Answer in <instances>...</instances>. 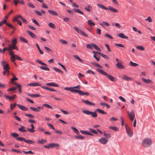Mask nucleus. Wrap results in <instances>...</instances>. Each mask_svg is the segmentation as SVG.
<instances>
[{
	"mask_svg": "<svg viewBox=\"0 0 155 155\" xmlns=\"http://www.w3.org/2000/svg\"><path fill=\"white\" fill-rule=\"evenodd\" d=\"M25 142L26 143L29 144H33L34 143H35V142L33 140H26L25 141Z\"/></svg>",
	"mask_w": 155,
	"mask_h": 155,
	"instance_id": "79ce46f5",
	"label": "nucleus"
},
{
	"mask_svg": "<svg viewBox=\"0 0 155 155\" xmlns=\"http://www.w3.org/2000/svg\"><path fill=\"white\" fill-rule=\"evenodd\" d=\"M16 59L18 60L22 61V59L20 58L19 57L18 55H15L14 56V61H12V62H14V61H15V59Z\"/></svg>",
	"mask_w": 155,
	"mask_h": 155,
	"instance_id": "c9c22d12",
	"label": "nucleus"
},
{
	"mask_svg": "<svg viewBox=\"0 0 155 155\" xmlns=\"http://www.w3.org/2000/svg\"><path fill=\"white\" fill-rule=\"evenodd\" d=\"M87 22L89 25L91 26H93L95 25V24L93 23L92 22V21L91 20H88Z\"/></svg>",
	"mask_w": 155,
	"mask_h": 155,
	"instance_id": "473e14b6",
	"label": "nucleus"
},
{
	"mask_svg": "<svg viewBox=\"0 0 155 155\" xmlns=\"http://www.w3.org/2000/svg\"><path fill=\"white\" fill-rule=\"evenodd\" d=\"M30 126L31 127V128H28L27 130L29 132L32 133L35 132V130H34L35 128L33 124H31L30 125Z\"/></svg>",
	"mask_w": 155,
	"mask_h": 155,
	"instance_id": "6ab92c4d",
	"label": "nucleus"
},
{
	"mask_svg": "<svg viewBox=\"0 0 155 155\" xmlns=\"http://www.w3.org/2000/svg\"><path fill=\"white\" fill-rule=\"evenodd\" d=\"M142 80L146 83H151L153 84V82L150 79H146L143 78H142Z\"/></svg>",
	"mask_w": 155,
	"mask_h": 155,
	"instance_id": "a211bd4d",
	"label": "nucleus"
},
{
	"mask_svg": "<svg viewBox=\"0 0 155 155\" xmlns=\"http://www.w3.org/2000/svg\"><path fill=\"white\" fill-rule=\"evenodd\" d=\"M46 84L47 85L49 86H52L56 87H58V84L53 82L46 83Z\"/></svg>",
	"mask_w": 155,
	"mask_h": 155,
	"instance_id": "f8f14e48",
	"label": "nucleus"
},
{
	"mask_svg": "<svg viewBox=\"0 0 155 155\" xmlns=\"http://www.w3.org/2000/svg\"><path fill=\"white\" fill-rule=\"evenodd\" d=\"M25 127L24 126L22 125L21 126V128L18 129V130L22 132H25L26 131V130L25 129Z\"/></svg>",
	"mask_w": 155,
	"mask_h": 155,
	"instance_id": "bb28decb",
	"label": "nucleus"
},
{
	"mask_svg": "<svg viewBox=\"0 0 155 155\" xmlns=\"http://www.w3.org/2000/svg\"><path fill=\"white\" fill-rule=\"evenodd\" d=\"M48 25L50 27L53 29H55L56 28L55 25L52 23H49L48 24Z\"/></svg>",
	"mask_w": 155,
	"mask_h": 155,
	"instance_id": "49530a36",
	"label": "nucleus"
},
{
	"mask_svg": "<svg viewBox=\"0 0 155 155\" xmlns=\"http://www.w3.org/2000/svg\"><path fill=\"white\" fill-rule=\"evenodd\" d=\"M74 28L77 31V32L78 33L84 36V37H88V35L87 34H86L83 31H82L79 28H78L76 27H74Z\"/></svg>",
	"mask_w": 155,
	"mask_h": 155,
	"instance_id": "20e7f679",
	"label": "nucleus"
},
{
	"mask_svg": "<svg viewBox=\"0 0 155 155\" xmlns=\"http://www.w3.org/2000/svg\"><path fill=\"white\" fill-rule=\"evenodd\" d=\"M100 25L102 27H104V25H105L107 26H109L110 25L106 21H103L102 23H100Z\"/></svg>",
	"mask_w": 155,
	"mask_h": 155,
	"instance_id": "c85d7f7f",
	"label": "nucleus"
},
{
	"mask_svg": "<svg viewBox=\"0 0 155 155\" xmlns=\"http://www.w3.org/2000/svg\"><path fill=\"white\" fill-rule=\"evenodd\" d=\"M92 8L91 6L90 5H87V7L85 6L84 7V9L87 11L90 12H91V10L90 9Z\"/></svg>",
	"mask_w": 155,
	"mask_h": 155,
	"instance_id": "7c9ffc66",
	"label": "nucleus"
},
{
	"mask_svg": "<svg viewBox=\"0 0 155 155\" xmlns=\"http://www.w3.org/2000/svg\"><path fill=\"white\" fill-rule=\"evenodd\" d=\"M82 101L84 103L86 104L90 105H92V106H94L95 105V104L94 103H92L90 101H89L88 100H83Z\"/></svg>",
	"mask_w": 155,
	"mask_h": 155,
	"instance_id": "4468645a",
	"label": "nucleus"
},
{
	"mask_svg": "<svg viewBox=\"0 0 155 155\" xmlns=\"http://www.w3.org/2000/svg\"><path fill=\"white\" fill-rule=\"evenodd\" d=\"M122 79L126 81H130L132 80V78L129 77L126 75H124L122 77Z\"/></svg>",
	"mask_w": 155,
	"mask_h": 155,
	"instance_id": "9b49d317",
	"label": "nucleus"
},
{
	"mask_svg": "<svg viewBox=\"0 0 155 155\" xmlns=\"http://www.w3.org/2000/svg\"><path fill=\"white\" fill-rule=\"evenodd\" d=\"M3 67V69L4 70H7V69L9 68V65L8 64H6V65Z\"/></svg>",
	"mask_w": 155,
	"mask_h": 155,
	"instance_id": "5fc2aeb1",
	"label": "nucleus"
},
{
	"mask_svg": "<svg viewBox=\"0 0 155 155\" xmlns=\"http://www.w3.org/2000/svg\"><path fill=\"white\" fill-rule=\"evenodd\" d=\"M108 141V139L104 137L102 138L99 139V142L100 143L103 144H105Z\"/></svg>",
	"mask_w": 155,
	"mask_h": 155,
	"instance_id": "6e6552de",
	"label": "nucleus"
},
{
	"mask_svg": "<svg viewBox=\"0 0 155 155\" xmlns=\"http://www.w3.org/2000/svg\"><path fill=\"white\" fill-rule=\"evenodd\" d=\"M96 111L102 114H107V113L104 110L99 109H96Z\"/></svg>",
	"mask_w": 155,
	"mask_h": 155,
	"instance_id": "e433bc0d",
	"label": "nucleus"
},
{
	"mask_svg": "<svg viewBox=\"0 0 155 155\" xmlns=\"http://www.w3.org/2000/svg\"><path fill=\"white\" fill-rule=\"evenodd\" d=\"M59 146V144L57 143H52L49 144L47 145H45L44 147L48 149H49L51 148H53L56 147H58Z\"/></svg>",
	"mask_w": 155,
	"mask_h": 155,
	"instance_id": "7ed1b4c3",
	"label": "nucleus"
},
{
	"mask_svg": "<svg viewBox=\"0 0 155 155\" xmlns=\"http://www.w3.org/2000/svg\"><path fill=\"white\" fill-rule=\"evenodd\" d=\"M12 45H15L17 43V39L16 38H15L14 39H12Z\"/></svg>",
	"mask_w": 155,
	"mask_h": 155,
	"instance_id": "338daca9",
	"label": "nucleus"
},
{
	"mask_svg": "<svg viewBox=\"0 0 155 155\" xmlns=\"http://www.w3.org/2000/svg\"><path fill=\"white\" fill-rule=\"evenodd\" d=\"M36 61L37 62H38V64L43 65H45V66H47V65L46 64L42 62L41 61L39 60H36Z\"/></svg>",
	"mask_w": 155,
	"mask_h": 155,
	"instance_id": "4c0bfd02",
	"label": "nucleus"
},
{
	"mask_svg": "<svg viewBox=\"0 0 155 155\" xmlns=\"http://www.w3.org/2000/svg\"><path fill=\"white\" fill-rule=\"evenodd\" d=\"M48 12L50 14H51L53 15H55V16H57L58 15L57 13L56 12H55L54 11H52L51 10H48Z\"/></svg>",
	"mask_w": 155,
	"mask_h": 155,
	"instance_id": "c756f323",
	"label": "nucleus"
},
{
	"mask_svg": "<svg viewBox=\"0 0 155 155\" xmlns=\"http://www.w3.org/2000/svg\"><path fill=\"white\" fill-rule=\"evenodd\" d=\"M28 33L33 38H36V36L32 32L28 30L27 31Z\"/></svg>",
	"mask_w": 155,
	"mask_h": 155,
	"instance_id": "412c9836",
	"label": "nucleus"
},
{
	"mask_svg": "<svg viewBox=\"0 0 155 155\" xmlns=\"http://www.w3.org/2000/svg\"><path fill=\"white\" fill-rule=\"evenodd\" d=\"M40 68L42 69L43 70H45V71H50L49 68H48L46 67H44L42 66H41L40 67Z\"/></svg>",
	"mask_w": 155,
	"mask_h": 155,
	"instance_id": "a19ab883",
	"label": "nucleus"
},
{
	"mask_svg": "<svg viewBox=\"0 0 155 155\" xmlns=\"http://www.w3.org/2000/svg\"><path fill=\"white\" fill-rule=\"evenodd\" d=\"M63 114H66V115H68V114H69V113L68 112V111H66L65 110H62V109H59Z\"/></svg>",
	"mask_w": 155,
	"mask_h": 155,
	"instance_id": "0e129e2a",
	"label": "nucleus"
},
{
	"mask_svg": "<svg viewBox=\"0 0 155 155\" xmlns=\"http://www.w3.org/2000/svg\"><path fill=\"white\" fill-rule=\"evenodd\" d=\"M28 95L32 97H36L40 96V95L38 94H28Z\"/></svg>",
	"mask_w": 155,
	"mask_h": 155,
	"instance_id": "cd10ccee",
	"label": "nucleus"
},
{
	"mask_svg": "<svg viewBox=\"0 0 155 155\" xmlns=\"http://www.w3.org/2000/svg\"><path fill=\"white\" fill-rule=\"evenodd\" d=\"M92 45L93 47H94L96 50L99 51H101V49L95 44L92 43Z\"/></svg>",
	"mask_w": 155,
	"mask_h": 155,
	"instance_id": "72a5a7b5",
	"label": "nucleus"
},
{
	"mask_svg": "<svg viewBox=\"0 0 155 155\" xmlns=\"http://www.w3.org/2000/svg\"><path fill=\"white\" fill-rule=\"evenodd\" d=\"M116 66L118 68L120 69H124L125 68L124 66L121 63L119 62H118L116 64Z\"/></svg>",
	"mask_w": 155,
	"mask_h": 155,
	"instance_id": "9d476101",
	"label": "nucleus"
},
{
	"mask_svg": "<svg viewBox=\"0 0 155 155\" xmlns=\"http://www.w3.org/2000/svg\"><path fill=\"white\" fill-rule=\"evenodd\" d=\"M9 51L10 55L11 56L10 58L11 61H14V56L15 54H14L13 51H11V50Z\"/></svg>",
	"mask_w": 155,
	"mask_h": 155,
	"instance_id": "dca6fc26",
	"label": "nucleus"
},
{
	"mask_svg": "<svg viewBox=\"0 0 155 155\" xmlns=\"http://www.w3.org/2000/svg\"><path fill=\"white\" fill-rule=\"evenodd\" d=\"M25 116L32 118H34L35 117V116L30 114H25Z\"/></svg>",
	"mask_w": 155,
	"mask_h": 155,
	"instance_id": "6e6d98bb",
	"label": "nucleus"
},
{
	"mask_svg": "<svg viewBox=\"0 0 155 155\" xmlns=\"http://www.w3.org/2000/svg\"><path fill=\"white\" fill-rule=\"evenodd\" d=\"M15 84H16L15 85H16V86H17V87H18L19 88V91L20 93H21V85L20 84H18L17 83H16Z\"/></svg>",
	"mask_w": 155,
	"mask_h": 155,
	"instance_id": "680f3d73",
	"label": "nucleus"
},
{
	"mask_svg": "<svg viewBox=\"0 0 155 155\" xmlns=\"http://www.w3.org/2000/svg\"><path fill=\"white\" fill-rule=\"evenodd\" d=\"M96 70L101 74L106 76L108 78L112 81H115V78L111 75L107 74V73L103 70L99 69H97Z\"/></svg>",
	"mask_w": 155,
	"mask_h": 155,
	"instance_id": "f257e3e1",
	"label": "nucleus"
},
{
	"mask_svg": "<svg viewBox=\"0 0 155 155\" xmlns=\"http://www.w3.org/2000/svg\"><path fill=\"white\" fill-rule=\"evenodd\" d=\"M98 53L102 57L104 58L107 59L108 58V56L107 55L103 54V53L100 52H98Z\"/></svg>",
	"mask_w": 155,
	"mask_h": 155,
	"instance_id": "de8ad7c7",
	"label": "nucleus"
},
{
	"mask_svg": "<svg viewBox=\"0 0 155 155\" xmlns=\"http://www.w3.org/2000/svg\"><path fill=\"white\" fill-rule=\"evenodd\" d=\"M28 86L34 87L41 86V84L38 82L32 83L28 84Z\"/></svg>",
	"mask_w": 155,
	"mask_h": 155,
	"instance_id": "ddd939ff",
	"label": "nucleus"
},
{
	"mask_svg": "<svg viewBox=\"0 0 155 155\" xmlns=\"http://www.w3.org/2000/svg\"><path fill=\"white\" fill-rule=\"evenodd\" d=\"M75 137L77 139L83 140L84 139V137L81 135H76L75 136Z\"/></svg>",
	"mask_w": 155,
	"mask_h": 155,
	"instance_id": "3c124183",
	"label": "nucleus"
},
{
	"mask_svg": "<svg viewBox=\"0 0 155 155\" xmlns=\"http://www.w3.org/2000/svg\"><path fill=\"white\" fill-rule=\"evenodd\" d=\"M37 107V108H36L31 107L30 109L35 112H40V109L42 110L44 108L43 106H38Z\"/></svg>",
	"mask_w": 155,
	"mask_h": 155,
	"instance_id": "0eeeda50",
	"label": "nucleus"
},
{
	"mask_svg": "<svg viewBox=\"0 0 155 155\" xmlns=\"http://www.w3.org/2000/svg\"><path fill=\"white\" fill-rule=\"evenodd\" d=\"M142 145L143 147H148L151 146L152 142L151 139L149 138L144 139L142 141Z\"/></svg>",
	"mask_w": 155,
	"mask_h": 155,
	"instance_id": "f03ea898",
	"label": "nucleus"
},
{
	"mask_svg": "<svg viewBox=\"0 0 155 155\" xmlns=\"http://www.w3.org/2000/svg\"><path fill=\"white\" fill-rule=\"evenodd\" d=\"M104 135L107 138H109L111 137V134H106L105 132H104Z\"/></svg>",
	"mask_w": 155,
	"mask_h": 155,
	"instance_id": "8fccbe9b",
	"label": "nucleus"
},
{
	"mask_svg": "<svg viewBox=\"0 0 155 155\" xmlns=\"http://www.w3.org/2000/svg\"><path fill=\"white\" fill-rule=\"evenodd\" d=\"M78 93V94L81 96H83L84 95V92L83 91H82L80 90H75V93Z\"/></svg>",
	"mask_w": 155,
	"mask_h": 155,
	"instance_id": "393cba45",
	"label": "nucleus"
},
{
	"mask_svg": "<svg viewBox=\"0 0 155 155\" xmlns=\"http://www.w3.org/2000/svg\"><path fill=\"white\" fill-rule=\"evenodd\" d=\"M97 6L100 8L103 9H104L106 10H107L108 9V8L106 7H105L103 5L101 4H97Z\"/></svg>",
	"mask_w": 155,
	"mask_h": 155,
	"instance_id": "5701e85b",
	"label": "nucleus"
},
{
	"mask_svg": "<svg viewBox=\"0 0 155 155\" xmlns=\"http://www.w3.org/2000/svg\"><path fill=\"white\" fill-rule=\"evenodd\" d=\"M117 36L119 37H120V38H123V39H127L128 38L127 36L125 35L123 33H119L118 34Z\"/></svg>",
	"mask_w": 155,
	"mask_h": 155,
	"instance_id": "4be33fe9",
	"label": "nucleus"
},
{
	"mask_svg": "<svg viewBox=\"0 0 155 155\" xmlns=\"http://www.w3.org/2000/svg\"><path fill=\"white\" fill-rule=\"evenodd\" d=\"M130 65L131 66H134V67H136L138 65V64L136 63H134L132 61H131L130 62Z\"/></svg>",
	"mask_w": 155,
	"mask_h": 155,
	"instance_id": "09e8293b",
	"label": "nucleus"
},
{
	"mask_svg": "<svg viewBox=\"0 0 155 155\" xmlns=\"http://www.w3.org/2000/svg\"><path fill=\"white\" fill-rule=\"evenodd\" d=\"M8 45L9 46V47H8V51H10L12 49H15L17 50H18V48L15 45H11L10 44H9Z\"/></svg>",
	"mask_w": 155,
	"mask_h": 155,
	"instance_id": "1a4fd4ad",
	"label": "nucleus"
},
{
	"mask_svg": "<svg viewBox=\"0 0 155 155\" xmlns=\"http://www.w3.org/2000/svg\"><path fill=\"white\" fill-rule=\"evenodd\" d=\"M42 106H43V107L44 106V107H46L48 108H49V109H52V110L53 109V107L51 106V105H50L48 104H43Z\"/></svg>",
	"mask_w": 155,
	"mask_h": 155,
	"instance_id": "f704fd0d",
	"label": "nucleus"
},
{
	"mask_svg": "<svg viewBox=\"0 0 155 155\" xmlns=\"http://www.w3.org/2000/svg\"><path fill=\"white\" fill-rule=\"evenodd\" d=\"M11 135L15 138H17L19 136V134L15 133H12L11 134Z\"/></svg>",
	"mask_w": 155,
	"mask_h": 155,
	"instance_id": "052dcab7",
	"label": "nucleus"
},
{
	"mask_svg": "<svg viewBox=\"0 0 155 155\" xmlns=\"http://www.w3.org/2000/svg\"><path fill=\"white\" fill-rule=\"evenodd\" d=\"M82 112L83 113L87 115H90L91 114V111L88 110H83Z\"/></svg>",
	"mask_w": 155,
	"mask_h": 155,
	"instance_id": "ea45409f",
	"label": "nucleus"
},
{
	"mask_svg": "<svg viewBox=\"0 0 155 155\" xmlns=\"http://www.w3.org/2000/svg\"><path fill=\"white\" fill-rule=\"evenodd\" d=\"M38 142L42 144L44 143L45 142H47V140L45 139H41V140H38Z\"/></svg>",
	"mask_w": 155,
	"mask_h": 155,
	"instance_id": "69168bd1",
	"label": "nucleus"
},
{
	"mask_svg": "<svg viewBox=\"0 0 155 155\" xmlns=\"http://www.w3.org/2000/svg\"><path fill=\"white\" fill-rule=\"evenodd\" d=\"M16 140L20 141H24L25 142L26 139L24 137H19L16 138Z\"/></svg>",
	"mask_w": 155,
	"mask_h": 155,
	"instance_id": "58836bf2",
	"label": "nucleus"
},
{
	"mask_svg": "<svg viewBox=\"0 0 155 155\" xmlns=\"http://www.w3.org/2000/svg\"><path fill=\"white\" fill-rule=\"evenodd\" d=\"M17 106L21 110L26 111L28 110V108L27 107H26L23 106L19 104H17Z\"/></svg>",
	"mask_w": 155,
	"mask_h": 155,
	"instance_id": "2eb2a0df",
	"label": "nucleus"
},
{
	"mask_svg": "<svg viewBox=\"0 0 155 155\" xmlns=\"http://www.w3.org/2000/svg\"><path fill=\"white\" fill-rule=\"evenodd\" d=\"M53 69L55 71H56L57 72H58V73H60L62 72V71L61 70H60V69H59L56 67H54L53 68Z\"/></svg>",
	"mask_w": 155,
	"mask_h": 155,
	"instance_id": "864d4df0",
	"label": "nucleus"
},
{
	"mask_svg": "<svg viewBox=\"0 0 155 155\" xmlns=\"http://www.w3.org/2000/svg\"><path fill=\"white\" fill-rule=\"evenodd\" d=\"M65 90L69 91L72 93H75V90H73V87H65L64 88Z\"/></svg>",
	"mask_w": 155,
	"mask_h": 155,
	"instance_id": "f3484780",
	"label": "nucleus"
},
{
	"mask_svg": "<svg viewBox=\"0 0 155 155\" xmlns=\"http://www.w3.org/2000/svg\"><path fill=\"white\" fill-rule=\"evenodd\" d=\"M109 128L110 129H111L114 131H119V128L116 127L110 126L109 127Z\"/></svg>",
	"mask_w": 155,
	"mask_h": 155,
	"instance_id": "2f4dec72",
	"label": "nucleus"
},
{
	"mask_svg": "<svg viewBox=\"0 0 155 155\" xmlns=\"http://www.w3.org/2000/svg\"><path fill=\"white\" fill-rule=\"evenodd\" d=\"M73 56L75 58L77 59L81 63H83V61L81 59L78 55H74Z\"/></svg>",
	"mask_w": 155,
	"mask_h": 155,
	"instance_id": "a878e982",
	"label": "nucleus"
},
{
	"mask_svg": "<svg viewBox=\"0 0 155 155\" xmlns=\"http://www.w3.org/2000/svg\"><path fill=\"white\" fill-rule=\"evenodd\" d=\"M6 25L8 26V27L10 28H12L13 29H15V27L13 26L11 24H10L8 23H6Z\"/></svg>",
	"mask_w": 155,
	"mask_h": 155,
	"instance_id": "bf43d9fd",
	"label": "nucleus"
},
{
	"mask_svg": "<svg viewBox=\"0 0 155 155\" xmlns=\"http://www.w3.org/2000/svg\"><path fill=\"white\" fill-rule=\"evenodd\" d=\"M22 17L21 15H17L14 18V21H17V20H18V18H21H21Z\"/></svg>",
	"mask_w": 155,
	"mask_h": 155,
	"instance_id": "603ef678",
	"label": "nucleus"
},
{
	"mask_svg": "<svg viewBox=\"0 0 155 155\" xmlns=\"http://www.w3.org/2000/svg\"><path fill=\"white\" fill-rule=\"evenodd\" d=\"M127 113L130 120L132 121L133 120L135 117L134 111L132 110L130 112H129V111H128Z\"/></svg>",
	"mask_w": 155,
	"mask_h": 155,
	"instance_id": "423d86ee",
	"label": "nucleus"
},
{
	"mask_svg": "<svg viewBox=\"0 0 155 155\" xmlns=\"http://www.w3.org/2000/svg\"><path fill=\"white\" fill-rule=\"evenodd\" d=\"M87 48L89 49H93V46L92 45V44H87L86 45Z\"/></svg>",
	"mask_w": 155,
	"mask_h": 155,
	"instance_id": "774afa93",
	"label": "nucleus"
},
{
	"mask_svg": "<svg viewBox=\"0 0 155 155\" xmlns=\"http://www.w3.org/2000/svg\"><path fill=\"white\" fill-rule=\"evenodd\" d=\"M32 21L34 23L35 25H37L38 26H40V24L36 20L32 19Z\"/></svg>",
	"mask_w": 155,
	"mask_h": 155,
	"instance_id": "e2e57ef3",
	"label": "nucleus"
},
{
	"mask_svg": "<svg viewBox=\"0 0 155 155\" xmlns=\"http://www.w3.org/2000/svg\"><path fill=\"white\" fill-rule=\"evenodd\" d=\"M125 127L126 132L127 135L129 137H132L133 135V133L131 129L130 128L127 127V125H125Z\"/></svg>",
	"mask_w": 155,
	"mask_h": 155,
	"instance_id": "39448f33",
	"label": "nucleus"
},
{
	"mask_svg": "<svg viewBox=\"0 0 155 155\" xmlns=\"http://www.w3.org/2000/svg\"><path fill=\"white\" fill-rule=\"evenodd\" d=\"M108 9H109V10L112 12H115V13H117L118 12V11L113 8V7H112L111 6H108Z\"/></svg>",
	"mask_w": 155,
	"mask_h": 155,
	"instance_id": "aec40b11",
	"label": "nucleus"
},
{
	"mask_svg": "<svg viewBox=\"0 0 155 155\" xmlns=\"http://www.w3.org/2000/svg\"><path fill=\"white\" fill-rule=\"evenodd\" d=\"M89 130L90 131L91 133L94 134H97V132L96 130L93 129L92 128H89Z\"/></svg>",
	"mask_w": 155,
	"mask_h": 155,
	"instance_id": "a18cd8bd",
	"label": "nucleus"
},
{
	"mask_svg": "<svg viewBox=\"0 0 155 155\" xmlns=\"http://www.w3.org/2000/svg\"><path fill=\"white\" fill-rule=\"evenodd\" d=\"M91 115L92 117H97V114L95 112H91Z\"/></svg>",
	"mask_w": 155,
	"mask_h": 155,
	"instance_id": "4d7b16f0",
	"label": "nucleus"
},
{
	"mask_svg": "<svg viewBox=\"0 0 155 155\" xmlns=\"http://www.w3.org/2000/svg\"><path fill=\"white\" fill-rule=\"evenodd\" d=\"M71 128L74 131V132L77 134H79V131H78V130L77 129H76V128L74 127H71Z\"/></svg>",
	"mask_w": 155,
	"mask_h": 155,
	"instance_id": "c03bdc74",
	"label": "nucleus"
},
{
	"mask_svg": "<svg viewBox=\"0 0 155 155\" xmlns=\"http://www.w3.org/2000/svg\"><path fill=\"white\" fill-rule=\"evenodd\" d=\"M20 40L22 42L27 43H28L27 41L24 38L22 37H21L20 38Z\"/></svg>",
	"mask_w": 155,
	"mask_h": 155,
	"instance_id": "37998d69",
	"label": "nucleus"
},
{
	"mask_svg": "<svg viewBox=\"0 0 155 155\" xmlns=\"http://www.w3.org/2000/svg\"><path fill=\"white\" fill-rule=\"evenodd\" d=\"M136 48L137 49L142 51H143L144 50V48L142 46H137Z\"/></svg>",
	"mask_w": 155,
	"mask_h": 155,
	"instance_id": "13d9d810",
	"label": "nucleus"
},
{
	"mask_svg": "<svg viewBox=\"0 0 155 155\" xmlns=\"http://www.w3.org/2000/svg\"><path fill=\"white\" fill-rule=\"evenodd\" d=\"M73 10L76 12L79 13L80 14L84 15L83 12L78 9L73 8Z\"/></svg>",
	"mask_w": 155,
	"mask_h": 155,
	"instance_id": "b1692460",
	"label": "nucleus"
}]
</instances>
